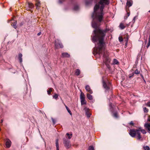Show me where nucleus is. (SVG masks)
I'll list each match as a JSON object with an SVG mask.
<instances>
[{"mask_svg":"<svg viewBox=\"0 0 150 150\" xmlns=\"http://www.w3.org/2000/svg\"><path fill=\"white\" fill-rule=\"evenodd\" d=\"M138 129L140 132V131H141L143 134H145L146 133V131L144 129H142V128L141 127H139Z\"/></svg>","mask_w":150,"mask_h":150,"instance_id":"obj_16","label":"nucleus"},{"mask_svg":"<svg viewBox=\"0 0 150 150\" xmlns=\"http://www.w3.org/2000/svg\"><path fill=\"white\" fill-rule=\"evenodd\" d=\"M52 88H50L49 90L47 91V93L48 95H50L51 93V92L52 91Z\"/></svg>","mask_w":150,"mask_h":150,"instance_id":"obj_27","label":"nucleus"},{"mask_svg":"<svg viewBox=\"0 0 150 150\" xmlns=\"http://www.w3.org/2000/svg\"><path fill=\"white\" fill-rule=\"evenodd\" d=\"M127 18L128 17V16H129L130 14V13H127Z\"/></svg>","mask_w":150,"mask_h":150,"instance_id":"obj_43","label":"nucleus"},{"mask_svg":"<svg viewBox=\"0 0 150 150\" xmlns=\"http://www.w3.org/2000/svg\"><path fill=\"white\" fill-rule=\"evenodd\" d=\"M81 100V103L82 105L85 104H86V103L85 101V99Z\"/></svg>","mask_w":150,"mask_h":150,"instance_id":"obj_26","label":"nucleus"},{"mask_svg":"<svg viewBox=\"0 0 150 150\" xmlns=\"http://www.w3.org/2000/svg\"><path fill=\"white\" fill-rule=\"evenodd\" d=\"M134 72H132L131 74H130L129 75V78H131L132 77V76L134 75Z\"/></svg>","mask_w":150,"mask_h":150,"instance_id":"obj_33","label":"nucleus"},{"mask_svg":"<svg viewBox=\"0 0 150 150\" xmlns=\"http://www.w3.org/2000/svg\"><path fill=\"white\" fill-rule=\"evenodd\" d=\"M85 89L86 91L92 94L93 93V91L91 89L90 86L89 85H86L85 87Z\"/></svg>","mask_w":150,"mask_h":150,"instance_id":"obj_7","label":"nucleus"},{"mask_svg":"<svg viewBox=\"0 0 150 150\" xmlns=\"http://www.w3.org/2000/svg\"><path fill=\"white\" fill-rule=\"evenodd\" d=\"M62 55L63 57H69L70 56V55L67 52L62 53Z\"/></svg>","mask_w":150,"mask_h":150,"instance_id":"obj_12","label":"nucleus"},{"mask_svg":"<svg viewBox=\"0 0 150 150\" xmlns=\"http://www.w3.org/2000/svg\"><path fill=\"white\" fill-rule=\"evenodd\" d=\"M136 18V16H134V18H133V19L132 20V21H133V22L134 23L135 22Z\"/></svg>","mask_w":150,"mask_h":150,"instance_id":"obj_40","label":"nucleus"},{"mask_svg":"<svg viewBox=\"0 0 150 150\" xmlns=\"http://www.w3.org/2000/svg\"><path fill=\"white\" fill-rule=\"evenodd\" d=\"M113 116L116 118L118 117L117 114V112H115L113 113Z\"/></svg>","mask_w":150,"mask_h":150,"instance_id":"obj_34","label":"nucleus"},{"mask_svg":"<svg viewBox=\"0 0 150 150\" xmlns=\"http://www.w3.org/2000/svg\"><path fill=\"white\" fill-rule=\"evenodd\" d=\"M22 54L20 53L18 54V59L19 61L21 63L22 62Z\"/></svg>","mask_w":150,"mask_h":150,"instance_id":"obj_15","label":"nucleus"},{"mask_svg":"<svg viewBox=\"0 0 150 150\" xmlns=\"http://www.w3.org/2000/svg\"><path fill=\"white\" fill-rule=\"evenodd\" d=\"M58 97V95L57 94H55L53 96V98L55 99H57Z\"/></svg>","mask_w":150,"mask_h":150,"instance_id":"obj_32","label":"nucleus"},{"mask_svg":"<svg viewBox=\"0 0 150 150\" xmlns=\"http://www.w3.org/2000/svg\"><path fill=\"white\" fill-rule=\"evenodd\" d=\"M52 121L54 124H55L56 123V120L53 118H51Z\"/></svg>","mask_w":150,"mask_h":150,"instance_id":"obj_35","label":"nucleus"},{"mask_svg":"<svg viewBox=\"0 0 150 150\" xmlns=\"http://www.w3.org/2000/svg\"><path fill=\"white\" fill-rule=\"evenodd\" d=\"M56 150H59V144L58 143V140L57 139L56 142Z\"/></svg>","mask_w":150,"mask_h":150,"instance_id":"obj_18","label":"nucleus"},{"mask_svg":"<svg viewBox=\"0 0 150 150\" xmlns=\"http://www.w3.org/2000/svg\"><path fill=\"white\" fill-rule=\"evenodd\" d=\"M144 111L145 112H147L148 111V109H147L146 108L144 107L143 108Z\"/></svg>","mask_w":150,"mask_h":150,"instance_id":"obj_29","label":"nucleus"},{"mask_svg":"<svg viewBox=\"0 0 150 150\" xmlns=\"http://www.w3.org/2000/svg\"><path fill=\"white\" fill-rule=\"evenodd\" d=\"M109 3L110 0H100L98 3L95 5L92 15L93 19L92 26L95 29L91 36L92 41L95 45L93 54L95 56L98 54L100 56L103 54V59H110L108 57V53L104 46V38L107 30H102L98 28L99 24L97 21L100 23L102 21L104 15L103 9L105 5H108Z\"/></svg>","mask_w":150,"mask_h":150,"instance_id":"obj_1","label":"nucleus"},{"mask_svg":"<svg viewBox=\"0 0 150 150\" xmlns=\"http://www.w3.org/2000/svg\"><path fill=\"white\" fill-rule=\"evenodd\" d=\"M144 126L146 129H147L148 130V132L150 133V124L149 123H145L144 125Z\"/></svg>","mask_w":150,"mask_h":150,"instance_id":"obj_10","label":"nucleus"},{"mask_svg":"<svg viewBox=\"0 0 150 150\" xmlns=\"http://www.w3.org/2000/svg\"><path fill=\"white\" fill-rule=\"evenodd\" d=\"M25 7L26 8L27 10H30V11H32L31 10L34 8V6L32 3L28 2L26 5Z\"/></svg>","mask_w":150,"mask_h":150,"instance_id":"obj_5","label":"nucleus"},{"mask_svg":"<svg viewBox=\"0 0 150 150\" xmlns=\"http://www.w3.org/2000/svg\"><path fill=\"white\" fill-rule=\"evenodd\" d=\"M119 62L116 59H114L113 61V64H117Z\"/></svg>","mask_w":150,"mask_h":150,"instance_id":"obj_22","label":"nucleus"},{"mask_svg":"<svg viewBox=\"0 0 150 150\" xmlns=\"http://www.w3.org/2000/svg\"><path fill=\"white\" fill-rule=\"evenodd\" d=\"M94 148L92 146H90L88 148V150H93Z\"/></svg>","mask_w":150,"mask_h":150,"instance_id":"obj_28","label":"nucleus"},{"mask_svg":"<svg viewBox=\"0 0 150 150\" xmlns=\"http://www.w3.org/2000/svg\"><path fill=\"white\" fill-rule=\"evenodd\" d=\"M134 73L135 74H139L140 73V71H138L137 69H136V70H135L134 72Z\"/></svg>","mask_w":150,"mask_h":150,"instance_id":"obj_30","label":"nucleus"},{"mask_svg":"<svg viewBox=\"0 0 150 150\" xmlns=\"http://www.w3.org/2000/svg\"><path fill=\"white\" fill-rule=\"evenodd\" d=\"M86 112V114L87 117L89 118L91 116V114L89 112V109L87 108H85L84 109Z\"/></svg>","mask_w":150,"mask_h":150,"instance_id":"obj_8","label":"nucleus"},{"mask_svg":"<svg viewBox=\"0 0 150 150\" xmlns=\"http://www.w3.org/2000/svg\"><path fill=\"white\" fill-rule=\"evenodd\" d=\"M66 135L67 136L69 139H70L72 137V134H69L68 133H67L66 134Z\"/></svg>","mask_w":150,"mask_h":150,"instance_id":"obj_25","label":"nucleus"},{"mask_svg":"<svg viewBox=\"0 0 150 150\" xmlns=\"http://www.w3.org/2000/svg\"><path fill=\"white\" fill-rule=\"evenodd\" d=\"M63 143L64 145L67 148H69L71 146V144L70 143L69 140L64 139H63Z\"/></svg>","mask_w":150,"mask_h":150,"instance_id":"obj_4","label":"nucleus"},{"mask_svg":"<svg viewBox=\"0 0 150 150\" xmlns=\"http://www.w3.org/2000/svg\"><path fill=\"white\" fill-rule=\"evenodd\" d=\"M129 134L132 137H137L138 139H140L141 138L140 135V133L138 129H130L129 132Z\"/></svg>","mask_w":150,"mask_h":150,"instance_id":"obj_2","label":"nucleus"},{"mask_svg":"<svg viewBox=\"0 0 150 150\" xmlns=\"http://www.w3.org/2000/svg\"><path fill=\"white\" fill-rule=\"evenodd\" d=\"M143 149H144V150H149L150 148L148 146H144L143 147Z\"/></svg>","mask_w":150,"mask_h":150,"instance_id":"obj_24","label":"nucleus"},{"mask_svg":"<svg viewBox=\"0 0 150 150\" xmlns=\"http://www.w3.org/2000/svg\"><path fill=\"white\" fill-rule=\"evenodd\" d=\"M89 4V3L88 2V1H86V5H88Z\"/></svg>","mask_w":150,"mask_h":150,"instance_id":"obj_42","label":"nucleus"},{"mask_svg":"<svg viewBox=\"0 0 150 150\" xmlns=\"http://www.w3.org/2000/svg\"><path fill=\"white\" fill-rule=\"evenodd\" d=\"M129 124L131 125H134V123L132 121H131L129 123Z\"/></svg>","mask_w":150,"mask_h":150,"instance_id":"obj_38","label":"nucleus"},{"mask_svg":"<svg viewBox=\"0 0 150 150\" xmlns=\"http://www.w3.org/2000/svg\"><path fill=\"white\" fill-rule=\"evenodd\" d=\"M65 107H66V108L67 111L69 113V114L71 115H72V113L71 112V111L69 109V108H68V107L67 106L65 105Z\"/></svg>","mask_w":150,"mask_h":150,"instance_id":"obj_23","label":"nucleus"},{"mask_svg":"<svg viewBox=\"0 0 150 150\" xmlns=\"http://www.w3.org/2000/svg\"><path fill=\"white\" fill-rule=\"evenodd\" d=\"M145 43H146V42H147V40H145Z\"/></svg>","mask_w":150,"mask_h":150,"instance_id":"obj_47","label":"nucleus"},{"mask_svg":"<svg viewBox=\"0 0 150 150\" xmlns=\"http://www.w3.org/2000/svg\"><path fill=\"white\" fill-rule=\"evenodd\" d=\"M80 99L81 100L85 99L84 95L82 92L81 93L80 95Z\"/></svg>","mask_w":150,"mask_h":150,"instance_id":"obj_21","label":"nucleus"},{"mask_svg":"<svg viewBox=\"0 0 150 150\" xmlns=\"http://www.w3.org/2000/svg\"><path fill=\"white\" fill-rule=\"evenodd\" d=\"M55 47L56 48H62L63 47V46L61 43L59 42L58 40L55 41Z\"/></svg>","mask_w":150,"mask_h":150,"instance_id":"obj_6","label":"nucleus"},{"mask_svg":"<svg viewBox=\"0 0 150 150\" xmlns=\"http://www.w3.org/2000/svg\"><path fill=\"white\" fill-rule=\"evenodd\" d=\"M11 141L9 139H7L6 143V145L7 148L9 147L11 145Z\"/></svg>","mask_w":150,"mask_h":150,"instance_id":"obj_9","label":"nucleus"},{"mask_svg":"<svg viewBox=\"0 0 150 150\" xmlns=\"http://www.w3.org/2000/svg\"><path fill=\"white\" fill-rule=\"evenodd\" d=\"M149 12H150V10L149 11Z\"/></svg>","mask_w":150,"mask_h":150,"instance_id":"obj_49","label":"nucleus"},{"mask_svg":"<svg viewBox=\"0 0 150 150\" xmlns=\"http://www.w3.org/2000/svg\"><path fill=\"white\" fill-rule=\"evenodd\" d=\"M79 8V7L78 6H75L74 7V9L75 10L77 11V10Z\"/></svg>","mask_w":150,"mask_h":150,"instance_id":"obj_31","label":"nucleus"},{"mask_svg":"<svg viewBox=\"0 0 150 150\" xmlns=\"http://www.w3.org/2000/svg\"><path fill=\"white\" fill-rule=\"evenodd\" d=\"M41 34V33L40 32L38 33L37 34L39 36Z\"/></svg>","mask_w":150,"mask_h":150,"instance_id":"obj_44","label":"nucleus"},{"mask_svg":"<svg viewBox=\"0 0 150 150\" xmlns=\"http://www.w3.org/2000/svg\"><path fill=\"white\" fill-rule=\"evenodd\" d=\"M87 96L88 99L90 100H92L93 99V97L91 95L89 94L88 93L87 94Z\"/></svg>","mask_w":150,"mask_h":150,"instance_id":"obj_20","label":"nucleus"},{"mask_svg":"<svg viewBox=\"0 0 150 150\" xmlns=\"http://www.w3.org/2000/svg\"><path fill=\"white\" fill-rule=\"evenodd\" d=\"M3 122V120H1V123Z\"/></svg>","mask_w":150,"mask_h":150,"instance_id":"obj_48","label":"nucleus"},{"mask_svg":"<svg viewBox=\"0 0 150 150\" xmlns=\"http://www.w3.org/2000/svg\"><path fill=\"white\" fill-rule=\"evenodd\" d=\"M119 40L120 42H121L123 41V39L122 37H119Z\"/></svg>","mask_w":150,"mask_h":150,"instance_id":"obj_37","label":"nucleus"},{"mask_svg":"<svg viewBox=\"0 0 150 150\" xmlns=\"http://www.w3.org/2000/svg\"><path fill=\"white\" fill-rule=\"evenodd\" d=\"M109 106H110V110L111 111H112V103H110Z\"/></svg>","mask_w":150,"mask_h":150,"instance_id":"obj_36","label":"nucleus"},{"mask_svg":"<svg viewBox=\"0 0 150 150\" xmlns=\"http://www.w3.org/2000/svg\"><path fill=\"white\" fill-rule=\"evenodd\" d=\"M103 87L106 90H108L110 88L111 83L109 82H105L104 81H103Z\"/></svg>","mask_w":150,"mask_h":150,"instance_id":"obj_3","label":"nucleus"},{"mask_svg":"<svg viewBox=\"0 0 150 150\" xmlns=\"http://www.w3.org/2000/svg\"><path fill=\"white\" fill-rule=\"evenodd\" d=\"M80 74V71L79 69H77L75 71V74L76 76H79Z\"/></svg>","mask_w":150,"mask_h":150,"instance_id":"obj_17","label":"nucleus"},{"mask_svg":"<svg viewBox=\"0 0 150 150\" xmlns=\"http://www.w3.org/2000/svg\"><path fill=\"white\" fill-rule=\"evenodd\" d=\"M150 45V42H148V43L147 44V45L146 46V47L147 48H148Z\"/></svg>","mask_w":150,"mask_h":150,"instance_id":"obj_39","label":"nucleus"},{"mask_svg":"<svg viewBox=\"0 0 150 150\" xmlns=\"http://www.w3.org/2000/svg\"><path fill=\"white\" fill-rule=\"evenodd\" d=\"M148 42H150V35H149V41Z\"/></svg>","mask_w":150,"mask_h":150,"instance_id":"obj_46","label":"nucleus"},{"mask_svg":"<svg viewBox=\"0 0 150 150\" xmlns=\"http://www.w3.org/2000/svg\"><path fill=\"white\" fill-rule=\"evenodd\" d=\"M35 6L37 9L39 8V7L40 6V3L39 0H36Z\"/></svg>","mask_w":150,"mask_h":150,"instance_id":"obj_11","label":"nucleus"},{"mask_svg":"<svg viewBox=\"0 0 150 150\" xmlns=\"http://www.w3.org/2000/svg\"><path fill=\"white\" fill-rule=\"evenodd\" d=\"M132 4V1H127L126 3V5L128 7L131 6Z\"/></svg>","mask_w":150,"mask_h":150,"instance_id":"obj_13","label":"nucleus"},{"mask_svg":"<svg viewBox=\"0 0 150 150\" xmlns=\"http://www.w3.org/2000/svg\"><path fill=\"white\" fill-rule=\"evenodd\" d=\"M12 24L11 25L13 27L15 28H17L16 24L17 22L16 21H13V22H11Z\"/></svg>","mask_w":150,"mask_h":150,"instance_id":"obj_14","label":"nucleus"},{"mask_svg":"<svg viewBox=\"0 0 150 150\" xmlns=\"http://www.w3.org/2000/svg\"><path fill=\"white\" fill-rule=\"evenodd\" d=\"M119 27L121 29H123L125 28V26L124 25L123 23H120L119 25Z\"/></svg>","mask_w":150,"mask_h":150,"instance_id":"obj_19","label":"nucleus"},{"mask_svg":"<svg viewBox=\"0 0 150 150\" xmlns=\"http://www.w3.org/2000/svg\"><path fill=\"white\" fill-rule=\"evenodd\" d=\"M146 105L150 107V102H148L147 103Z\"/></svg>","mask_w":150,"mask_h":150,"instance_id":"obj_41","label":"nucleus"},{"mask_svg":"<svg viewBox=\"0 0 150 150\" xmlns=\"http://www.w3.org/2000/svg\"><path fill=\"white\" fill-rule=\"evenodd\" d=\"M148 121L150 122V117H149L148 119Z\"/></svg>","mask_w":150,"mask_h":150,"instance_id":"obj_45","label":"nucleus"}]
</instances>
